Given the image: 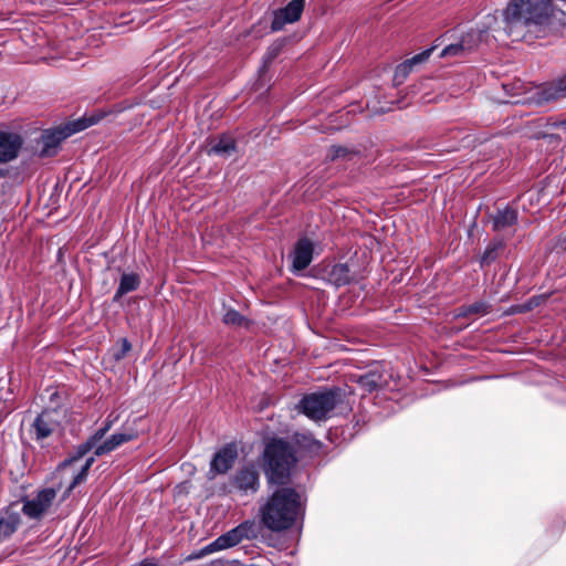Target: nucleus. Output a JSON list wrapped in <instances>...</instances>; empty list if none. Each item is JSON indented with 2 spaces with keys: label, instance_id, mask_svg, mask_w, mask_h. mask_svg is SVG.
Listing matches in <instances>:
<instances>
[{
  "label": "nucleus",
  "instance_id": "f257e3e1",
  "mask_svg": "<svg viewBox=\"0 0 566 566\" xmlns=\"http://www.w3.org/2000/svg\"><path fill=\"white\" fill-rule=\"evenodd\" d=\"M279 486L260 507L261 523L272 532L290 530L305 513L301 494L294 488Z\"/></svg>",
  "mask_w": 566,
  "mask_h": 566
},
{
  "label": "nucleus",
  "instance_id": "f03ea898",
  "mask_svg": "<svg viewBox=\"0 0 566 566\" xmlns=\"http://www.w3.org/2000/svg\"><path fill=\"white\" fill-rule=\"evenodd\" d=\"M552 14V0H511L504 10L505 31L514 40L534 32Z\"/></svg>",
  "mask_w": 566,
  "mask_h": 566
},
{
  "label": "nucleus",
  "instance_id": "7ed1b4c3",
  "mask_svg": "<svg viewBox=\"0 0 566 566\" xmlns=\"http://www.w3.org/2000/svg\"><path fill=\"white\" fill-rule=\"evenodd\" d=\"M263 469L270 485H289L298 462L296 450L283 438H271L264 448Z\"/></svg>",
  "mask_w": 566,
  "mask_h": 566
},
{
  "label": "nucleus",
  "instance_id": "20e7f679",
  "mask_svg": "<svg viewBox=\"0 0 566 566\" xmlns=\"http://www.w3.org/2000/svg\"><path fill=\"white\" fill-rule=\"evenodd\" d=\"M342 396L343 390L339 387H332L305 395L297 407L310 419L322 421L342 402Z\"/></svg>",
  "mask_w": 566,
  "mask_h": 566
},
{
  "label": "nucleus",
  "instance_id": "39448f33",
  "mask_svg": "<svg viewBox=\"0 0 566 566\" xmlns=\"http://www.w3.org/2000/svg\"><path fill=\"white\" fill-rule=\"evenodd\" d=\"M61 429L60 411L55 408L44 409L33 420L30 434L36 442L42 443Z\"/></svg>",
  "mask_w": 566,
  "mask_h": 566
},
{
  "label": "nucleus",
  "instance_id": "423d86ee",
  "mask_svg": "<svg viewBox=\"0 0 566 566\" xmlns=\"http://www.w3.org/2000/svg\"><path fill=\"white\" fill-rule=\"evenodd\" d=\"M230 492L241 495L255 494L260 489V472L253 463L241 467L229 479Z\"/></svg>",
  "mask_w": 566,
  "mask_h": 566
},
{
  "label": "nucleus",
  "instance_id": "0eeeda50",
  "mask_svg": "<svg viewBox=\"0 0 566 566\" xmlns=\"http://www.w3.org/2000/svg\"><path fill=\"white\" fill-rule=\"evenodd\" d=\"M88 124L83 123L82 120L73 123L72 125H67L64 128H59L52 132H45L42 135V148L40 151L41 157H51L56 154V149L60 144L71 136L72 134L80 132L86 128Z\"/></svg>",
  "mask_w": 566,
  "mask_h": 566
},
{
  "label": "nucleus",
  "instance_id": "6e6552de",
  "mask_svg": "<svg viewBox=\"0 0 566 566\" xmlns=\"http://www.w3.org/2000/svg\"><path fill=\"white\" fill-rule=\"evenodd\" d=\"M55 497L54 489H43L33 499L23 501L22 512L30 518H40L50 509Z\"/></svg>",
  "mask_w": 566,
  "mask_h": 566
},
{
  "label": "nucleus",
  "instance_id": "1a4fd4ad",
  "mask_svg": "<svg viewBox=\"0 0 566 566\" xmlns=\"http://www.w3.org/2000/svg\"><path fill=\"white\" fill-rule=\"evenodd\" d=\"M305 7V0H292L284 8L274 11V18L271 23V31L277 32L286 23H294L300 20Z\"/></svg>",
  "mask_w": 566,
  "mask_h": 566
},
{
  "label": "nucleus",
  "instance_id": "9d476101",
  "mask_svg": "<svg viewBox=\"0 0 566 566\" xmlns=\"http://www.w3.org/2000/svg\"><path fill=\"white\" fill-rule=\"evenodd\" d=\"M238 458V449L234 443H228L217 451L210 462V474H226Z\"/></svg>",
  "mask_w": 566,
  "mask_h": 566
},
{
  "label": "nucleus",
  "instance_id": "9b49d317",
  "mask_svg": "<svg viewBox=\"0 0 566 566\" xmlns=\"http://www.w3.org/2000/svg\"><path fill=\"white\" fill-rule=\"evenodd\" d=\"M24 142L20 134L0 130V163L18 158Z\"/></svg>",
  "mask_w": 566,
  "mask_h": 566
},
{
  "label": "nucleus",
  "instance_id": "f8f14e48",
  "mask_svg": "<svg viewBox=\"0 0 566 566\" xmlns=\"http://www.w3.org/2000/svg\"><path fill=\"white\" fill-rule=\"evenodd\" d=\"M313 243L307 238L297 240L291 255L293 269L295 271L305 270L313 260Z\"/></svg>",
  "mask_w": 566,
  "mask_h": 566
},
{
  "label": "nucleus",
  "instance_id": "ddd939ff",
  "mask_svg": "<svg viewBox=\"0 0 566 566\" xmlns=\"http://www.w3.org/2000/svg\"><path fill=\"white\" fill-rule=\"evenodd\" d=\"M356 382L366 392H373L387 385L382 368L375 366L363 375L355 376Z\"/></svg>",
  "mask_w": 566,
  "mask_h": 566
},
{
  "label": "nucleus",
  "instance_id": "4468645a",
  "mask_svg": "<svg viewBox=\"0 0 566 566\" xmlns=\"http://www.w3.org/2000/svg\"><path fill=\"white\" fill-rule=\"evenodd\" d=\"M138 437L137 431L129 430L125 432H116L105 440L102 444L97 446L94 450L96 457H101L111 453L122 444L133 441Z\"/></svg>",
  "mask_w": 566,
  "mask_h": 566
},
{
  "label": "nucleus",
  "instance_id": "2eb2a0df",
  "mask_svg": "<svg viewBox=\"0 0 566 566\" xmlns=\"http://www.w3.org/2000/svg\"><path fill=\"white\" fill-rule=\"evenodd\" d=\"M326 280L336 287L345 286L356 280L348 263L334 264L326 273Z\"/></svg>",
  "mask_w": 566,
  "mask_h": 566
},
{
  "label": "nucleus",
  "instance_id": "dca6fc26",
  "mask_svg": "<svg viewBox=\"0 0 566 566\" xmlns=\"http://www.w3.org/2000/svg\"><path fill=\"white\" fill-rule=\"evenodd\" d=\"M566 96V74L546 85L537 92L538 103H549Z\"/></svg>",
  "mask_w": 566,
  "mask_h": 566
},
{
  "label": "nucleus",
  "instance_id": "f3484780",
  "mask_svg": "<svg viewBox=\"0 0 566 566\" xmlns=\"http://www.w3.org/2000/svg\"><path fill=\"white\" fill-rule=\"evenodd\" d=\"M243 527H234L230 530L229 532L222 534L217 539H214L212 543L207 545L203 549V554L213 553L216 551L226 549L232 546H235L239 544L243 538L241 531Z\"/></svg>",
  "mask_w": 566,
  "mask_h": 566
},
{
  "label": "nucleus",
  "instance_id": "a211bd4d",
  "mask_svg": "<svg viewBox=\"0 0 566 566\" xmlns=\"http://www.w3.org/2000/svg\"><path fill=\"white\" fill-rule=\"evenodd\" d=\"M243 527H234L230 530L229 532L222 534L217 539H214L212 543L207 545L203 549V554L213 553L216 551L226 549L232 546H235L239 544L243 538L241 531Z\"/></svg>",
  "mask_w": 566,
  "mask_h": 566
},
{
  "label": "nucleus",
  "instance_id": "6ab92c4d",
  "mask_svg": "<svg viewBox=\"0 0 566 566\" xmlns=\"http://www.w3.org/2000/svg\"><path fill=\"white\" fill-rule=\"evenodd\" d=\"M297 452H304L311 455H316L321 452L323 443L316 440L312 433L296 432L292 436L290 442Z\"/></svg>",
  "mask_w": 566,
  "mask_h": 566
},
{
  "label": "nucleus",
  "instance_id": "aec40b11",
  "mask_svg": "<svg viewBox=\"0 0 566 566\" xmlns=\"http://www.w3.org/2000/svg\"><path fill=\"white\" fill-rule=\"evenodd\" d=\"M518 219L517 211L506 206L504 209H500L492 216V229L493 231H502L516 224Z\"/></svg>",
  "mask_w": 566,
  "mask_h": 566
},
{
  "label": "nucleus",
  "instance_id": "412c9836",
  "mask_svg": "<svg viewBox=\"0 0 566 566\" xmlns=\"http://www.w3.org/2000/svg\"><path fill=\"white\" fill-rule=\"evenodd\" d=\"M140 285V277L136 273H124L120 276L119 285L113 296V302H119L120 298L129 292L136 291Z\"/></svg>",
  "mask_w": 566,
  "mask_h": 566
},
{
  "label": "nucleus",
  "instance_id": "4be33fe9",
  "mask_svg": "<svg viewBox=\"0 0 566 566\" xmlns=\"http://www.w3.org/2000/svg\"><path fill=\"white\" fill-rule=\"evenodd\" d=\"M237 150V143L235 140L228 136V135H221L219 136L213 144L211 145V148L209 149V155L214 154L222 157H229Z\"/></svg>",
  "mask_w": 566,
  "mask_h": 566
},
{
  "label": "nucleus",
  "instance_id": "5701e85b",
  "mask_svg": "<svg viewBox=\"0 0 566 566\" xmlns=\"http://www.w3.org/2000/svg\"><path fill=\"white\" fill-rule=\"evenodd\" d=\"M486 36V30L471 29L460 39V43L468 54L473 52L483 42Z\"/></svg>",
  "mask_w": 566,
  "mask_h": 566
},
{
  "label": "nucleus",
  "instance_id": "b1692460",
  "mask_svg": "<svg viewBox=\"0 0 566 566\" xmlns=\"http://www.w3.org/2000/svg\"><path fill=\"white\" fill-rule=\"evenodd\" d=\"M20 514L17 512L6 511L0 518V537H9L20 525Z\"/></svg>",
  "mask_w": 566,
  "mask_h": 566
},
{
  "label": "nucleus",
  "instance_id": "393cba45",
  "mask_svg": "<svg viewBox=\"0 0 566 566\" xmlns=\"http://www.w3.org/2000/svg\"><path fill=\"white\" fill-rule=\"evenodd\" d=\"M505 249V242L502 239L492 240L481 256V266L489 265L494 262Z\"/></svg>",
  "mask_w": 566,
  "mask_h": 566
},
{
  "label": "nucleus",
  "instance_id": "a878e982",
  "mask_svg": "<svg viewBox=\"0 0 566 566\" xmlns=\"http://www.w3.org/2000/svg\"><path fill=\"white\" fill-rule=\"evenodd\" d=\"M492 306L484 302V301H478L473 304L469 305H462L458 308V317H469L472 315H486L491 312Z\"/></svg>",
  "mask_w": 566,
  "mask_h": 566
},
{
  "label": "nucleus",
  "instance_id": "bb28decb",
  "mask_svg": "<svg viewBox=\"0 0 566 566\" xmlns=\"http://www.w3.org/2000/svg\"><path fill=\"white\" fill-rule=\"evenodd\" d=\"M285 42V39H277L266 49V52L262 57L263 69L271 65V63L281 54Z\"/></svg>",
  "mask_w": 566,
  "mask_h": 566
},
{
  "label": "nucleus",
  "instance_id": "cd10ccee",
  "mask_svg": "<svg viewBox=\"0 0 566 566\" xmlns=\"http://www.w3.org/2000/svg\"><path fill=\"white\" fill-rule=\"evenodd\" d=\"M95 459L94 457H90L86 459L85 463L81 468L80 472L73 478L71 484L69 485L66 490V495H69L75 486L84 482L87 478V473L92 464L94 463Z\"/></svg>",
  "mask_w": 566,
  "mask_h": 566
},
{
  "label": "nucleus",
  "instance_id": "c85d7f7f",
  "mask_svg": "<svg viewBox=\"0 0 566 566\" xmlns=\"http://www.w3.org/2000/svg\"><path fill=\"white\" fill-rule=\"evenodd\" d=\"M93 448H96L88 439L80 444L75 452L69 458V459H65L62 463H61V467H67L70 464H72L73 462H76L78 460H81L86 453H88Z\"/></svg>",
  "mask_w": 566,
  "mask_h": 566
},
{
  "label": "nucleus",
  "instance_id": "c756f323",
  "mask_svg": "<svg viewBox=\"0 0 566 566\" xmlns=\"http://www.w3.org/2000/svg\"><path fill=\"white\" fill-rule=\"evenodd\" d=\"M468 53L463 49V45L459 42L447 45L439 54L441 59L450 57H464Z\"/></svg>",
  "mask_w": 566,
  "mask_h": 566
},
{
  "label": "nucleus",
  "instance_id": "7c9ffc66",
  "mask_svg": "<svg viewBox=\"0 0 566 566\" xmlns=\"http://www.w3.org/2000/svg\"><path fill=\"white\" fill-rule=\"evenodd\" d=\"M357 153L353 149H349L344 146H332L328 150L327 158L329 160H336L338 158H352L353 156H356Z\"/></svg>",
  "mask_w": 566,
  "mask_h": 566
},
{
  "label": "nucleus",
  "instance_id": "2f4dec72",
  "mask_svg": "<svg viewBox=\"0 0 566 566\" xmlns=\"http://www.w3.org/2000/svg\"><path fill=\"white\" fill-rule=\"evenodd\" d=\"M439 46L438 43H434L430 48L426 49L424 51L420 52L419 54L413 55L410 59H407L406 62L409 64V66H416L418 64L424 63L428 61L432 52Z\"/></svg>",
  "mask_w": 566,
  "mask_h": 566
},
{
  "label": "nucleus",
  "instance_id": "473e14b6",
  "mask_svg": "<svg viewBox=\"0 0 566 566\" xmlns=\"http://www.w3.org/2000/svg\"><path fill=\"white\" fill-rule=\"evenodd\" d=\"M222 321L224 324L232 326H241L247 322L245 317L233 308L224 313Z\"/></svg>",
  "mask_w": 566,
  "mask_h": 566
},
{
  "label": "nucleus",
  "instance_id": "72a5a7b5",
  "mask_svg": "<svg viewBox=\"0 0 566 566\" xmlns=\"http://www.w3.org/2000/svg\"><path fill=\"white\" fill-rule=\"evenodd\" d=\"M411 71H412V66H409V64L406 61L398 64L395 69V74H394L395 84L396 85L402 84Z\"/></svg>",
  "mask_w": 566,
  "mask_h": 566
},
{
  "label": "nucleus",
  "instance_id": "f704fd0d",
  "mask_svg": "<svg viewBox=\"0 0 566 566\" xmlns=\"http://www.w3.org/2000/svg\"><path fill=\"white\" fill-rule=\"evenodd\" d=\"M117 348L116 350L114 352L113 354V357L116 359V360H122L126 357V355L130 352L132 349V344L127 339V338H120L118 342H117Z\"/></svg>",
  "mask_w": 566,
  "mask_h": 566
},
{
  "label": "nucleus",
  "instance_id": "c9c22d12",
  "mask_svg": "<svg viewBox=\"0 0 566 566\" xmlns=\"http://www.w3.org/2000/svg\"><path fill=\"white\" fill-rule=\"evenodd\" d=\"M238 527H243L241 531L242 538H254L258 536V527L254 521H245L238 525Z\"/></svg>",
  "mask_w": 566,
  "mask_h": 566
},
{
  "label": "nucleus",
  "instance_id": "e433bc0d",
  "mask_svg": "<svg viewBox=\"0 0 566 566\" xmlns=\"http://www.w3.org/2000/svg\"><path fill=\"white\" fill-rule=\"evenodd\" d=\"M107 432V428H99L98 430L95 431V433L93 436H91L88 438V440L95 446L97 447V442L99 440H102L104 438V436L106 434Z\"/></svg>",
  "mask_w": 566,
  "mask_h": 566
},
{
  "label": "nucleus",
  "instance_id": "4c0bfd02",
  "mask_svg": "<svg viewBox=\"0 0 566 566\" xmlns=\"http://www.w3.org/2000/svg\"><path fill=\"white\" fill-rule=\"evenodd\" d=\"M111 427H112V421L108 420L104 423V426L102 428H107V431H108L111 429Z\"/></svg>",
  "mask_w": 566,
  "mask_h": 566
},
{
  "label": "nucleus",
  "instance_id": "58836bf2",
  "mask_svg": "<svg viewBox=\"0 0 566 566\" xmlns=\"http://www.w3.org/2000/svg\"><path fill=\"white\" fill-rule=\"evenodd\" d=\"M554 126L558 127V126H566V120H562L559 123H556L554 124Z\"/></svg>",
  "mask_w": 566,
  "mask_h": 566
},
{
  "label": "nucleus",
  "instance_id": "ea45409f",
  "mask_svg": "<svg viewBox=\"0 0 566 566\" xmlns=\"http://www.w3.org/2000/svg\"><path fill=\"white\" fill-rule=\"evenodd\" d=\"M4 176H6L4 169L0 168V177H4Z\"/></svg>",
  "mask_w": 566,
  "mask_h": 566
}]
</instances>
